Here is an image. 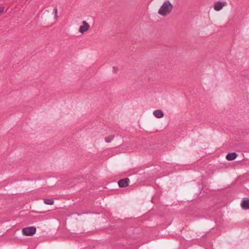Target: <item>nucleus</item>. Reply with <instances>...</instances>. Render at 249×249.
Instances as JSON below:
<instances>
[{
	"instance_id": "f257e3e1",
	"label": "nucleus",
	"mask_w": 249,
	"mask_h": 249,
	"mask_svg": "<svg viewBox=\"0 0 249 249\" xmlns=\"http://www.w3.org/2000/svg\"><path fill=\"white\" fill-rule=\"evenodd\" d=\"M173 7V4L169 0H165L159 9L158 13L161 16H167L172 12Z\"/></svg>"
},
{
	"instance_id": "f03ea898",
	"label": "nucleus",
	"mask_w": 249,
	"mask_h": 249,
	"mask_svg": "<svg viewBox=\"0 0 249 249\" xmlns=\"http://www.w3.org/2000/svg\"><path fill=\"white\" fill-rule=\"evenodd\" d=\"M36 232V228L34 227H26L22 230L23 234L26 236H32Z\"/></svg>"
},
{
	"instance_id": "7ed1b4c3",
	"label": "nucleus",
	"mask_w": 249,
	"mask_h": 249,
	"mask_svg": "<svg viewBox=\"0 0 249 249\" xmlns=\"http://www.w3.org/2000/svg\"><path fill=\"white\" fill-rule=\"evenodd\" d=\"M227 5L226 1H218L215 2L213 4V9L216 11H219L223 9V8Z\"/></svg>"
},
{
	"instance_id": "20e7f679",
	"label": "nucleus",
	"mask_w": 249,
	"mask_h": 249,
	"mask_svg": "<svg viewBox=\"0 0 249 249\" xmlns=\"http://www.w3.org/2000/svg\"><path fill=\"white\" fill-rule=\"evenodd\" d=\"M90 28L89 24L86 21H82V25L80 26L79 29V32L81 34H84L85 32L88 31Z\"/></svg>"
},
{
	"instance_id": "39448f33",
	"label": "nucleus",
	"mask_w": 249,
	"mask_h": 249,
	"mask_svg": "<svg viewBox=\"0 0 249 249\" xmlns=\"http://www.w3.org/2000/svg\"><path fill=\"white\" fill-rule=\"evenodd\" d=\"M129 179L128 178H124V179H120L118 181V185L120 187L124 188L127 186L129 184Z\"/></svg>"
},
{
	"instance_id": "423d86ee",
	"label": "nucleus",
	"mask_w": 249,
	"mask_h": 249,
	"mask_svg": "<svg viewBox=\"0 0 249 249\" xmlns=\"http://www.w3.org/2000/svg\"><path fill=\"white\" fill-rule=\"evenodd\" d=\"M241 206L242 208L244 209H249V199H248L247 198H244L241 203Z\"/></svg>"
},
{
	"instance_id": "0eeeda50",
	"label": "nucleus",
	"mask_w": 249,
	"mask_h": 249,
	"mask_svg": "<svg viewBox=\"0 0 249 249\" xmlns=\"http://www.w3.org/2000/svg\"><path fill=\"white\" fill-rule=\"evenodd\" d=\"M154 116L157 118H161L163 117V113L161 110L157 109L153 113Z\"/></svg>"
},
{
	"instance_id": "6e6552de",
	"label": "nucleus",
	"mask_w": 249,
	"mask_h": 249,
	"mask_svg": "<svg viewBox=\"0 0 249 249\" xmlns=\"http://www.w3.org/2000/svg\"><path fill=\"white\" fill-rule=\"evenodd\" d=\"M237 156L238 155L236 153L233 152V153H228L226 155V158L228 160H232L235 159L236 158V157H237Z\"/></svg>"
},
{
	"instance_id": "1a4fd4ad",
	"label": "nucleus",
	"mask_w": 249,
	"mask_h": 249,
	"mask_svg": "<svg viewBox=\"0 0 249 249\" xmlns=\"http://www.w3.org/2000/svg\"><path fill=\"white\" fill-rule=\"evenodd\" d=\"M44 202L47 205H53L54 203V201L52 199H45Z\"/></svg>"
},
{
	"instance_id": "9d476101",
	"label": "nucleus",
	"mask_w": 249,
	"mask_h": 249,
	"mask_svg": "<svg viewBox=\"0 0 249 249\" xmlns=\"http://www.w3.org/2000/svg\"><path fill=\"white\" fill-rule=\"evenodd\" d=\"M114 138V135H110L108 137H107L105 138V141L107 142H110Z\"/></svg>"
},
{
	"instance_id": "9b49d317",
	"label": "nucleus",
	"mask_w": 249,
	"mask_h": 249,
	"mask_svg": "<svg viewBox=\"0 0 249 249\" xmlns=\"http://www.w3.org/2000/svg\"><path fill=\"white\" fill-rule=\"evenodd\" d=\"M53 13L54 14V18L55 19V20H57L58 18V10H57V9L56 7L55 8H54V9L53 10Z\"/></svg>"
},
{
	"instance_id": "f8f14e48",
	"label": "nucleus",
	"mask_w": 249,
	"mask_h": 249,
	"mask_svg": "<svg viewBox=\"0 0 249 249\" xmlns=\"http://www.w3.org/2000/svg\"><path fill=\"white\" fill-rule=\"evenodd\" d=\"M3 10H4V8H3V7L0 8V13L1 12H2L3 11Z\"/></svg>"
},
{
	"instance_id": "ddd939ff",
	"label": "nucleus",
	"mask_w": 249,
	"mask_h": 249,
	"mask_svg": "<svg viewBox=\"0 0 249 249\" xmlns=\"http://www.w3.org/2000/svg\"><path fill=\"white\" fill-rule=\"evenodd\" d=\"M113 71L114 72H116L117 71V69L115 67L113 68Z\"/></svg>"
}]
</instances>
